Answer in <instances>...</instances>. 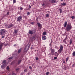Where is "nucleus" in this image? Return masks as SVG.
Masks as SVG:
<instances>
[{
	"label": "nucleus",
	"mask_w": 75,
	"mask_h": 75,
	"mask_svg": "<svg viewBox=\"0 0 75 75\" xmlns=\"http://www.w3.org/2000/svg\"><path fill=\"white\" fill-rule=\"evenodd\" d=\"M63 50L64 46L62 45H61L60 49L58 50V53H57V52H55L54 53V55L56 57H58V55H59V54H60V53H61V52L63 51Z\"/></svg>",
	"instance_id": "1"
},
{
	"label": "nucleus",
	"mask_w": 75,
	"mask_h": 75,
	"mask_svg": "<svg viewBox=\"0 0 75 75\" xmlns=\"http://www.w3.org/2000/svg\"><path fill=\"white\" fill-rule=\"evenodd\" d=\"M7 31L4 29H2L0 30V35H5Z\"/></svg>",
	"instance_id": "2"
},
{
	"label": "nucleus",
	"mask_w": 75,
	"mask_h": 75,
	"mask_svg": "<svg viewBox=\"0 0 75 75\" xmlns=\"http://www.w3.org/2000/svg\"><path fill=\"white\" fill-rule=\"evenodd\" d=\"M72 29V26L71 24H68L66 27V30L67 31H69Z\"/></svg>",
	"instance_id": "3"
},
{
	"label": "nucleus",
	"mask_w": 75,
	"mask_h": 75,
	"mask_svg": "<svg viewBox=\"0 0 75 75\" xmlns=\"http://www.w3.org/2000/svg\"><path fill=\"white\" fill-rule=\"evenodd\" d=\"M29 48H30V45H27L25 47V48L24 49V52H27V51L29 50Z\"/></svg>",
	"instance_id": "4"
},
{
	"label": "nucleus",
	"mask_w": 75,
	"mask_h": 75,
	"mask_svg": "<svg viewBox=\"0 0 75 75\" xmlns=\"http://www.w3.org/2000/svg\"><path fill=\"white\" fill-rule=\"evenodd\" d=\"M22 16H19L17 18V20L18 21H19L20 22V21L22 20Z\"/></svg>",
	"instance_id": "5"
},
{
	"label": "nucleus",
	"mask_w": 75,
	"mask_h": 75,
	"mask_svg": "<svg viewBox=\"0 0 75 75\" xmlns=\"http://www.w3.org/2000/svg\"><path fill=\"white\" fill-rule=\"evenodd\" d=\"M14 24L11 23L7 27L8 28H11V27H14Z\"/></svg>",
	"instance_id": "6"
},
{
	"label": "nucleus",
	"mask_w": 75,
	"mask_h": 75,
	"mask_svg": "<svg viewBox=\"0 0 75 75\" xmlns=\"http://www.w3.org/2000/svg\"><path fill=\"white\" fill-rule=\"evenodd\" d=\"M57 2H58V1L56 0H52L51 1V3H56Z\"/></svg>",
	"instance_id": "7"
},
{
	"label": "nucleus",
	"mask_w": 75,
	"mask_h": 75,
	"mask_svg": "<svg viewBox=\"0 0 75 75\" xmlns=\"http://www.w3.org/2000/svg\"><path fill=\"white\" fill-rule=\"evenodd\" d=\"M42 38L43 40H45L47 39V37L45 35H43L42 36Z\"/></svg>",
	"instance_id": "8"
},
{
	"label": "nucleus",
	"mask_w": 75,
	"mask_h": 75,
	"mask_svg": "<svg viewBox=\"0 0 75 75\" xmlns=\"http://www.w3.org/2000/svg\"><path fill=\"white\" fill-rule=\"evenodd\" d=\"M54 52H55V50L54 49H52L51 51V54L52 55H54Z\"/></svg>",
	"instance_id": "9"
},
{
	"label": "nucleus",
	"mask_w": 75,
	"mask_h": 75,
	"mask_svg": "<svg viewBox=\"0 0 75 75\" xmlns=\"http://www.w3.org/2000/svg\"><path fill=\"white\" fill-rule=\"evenodd\" d=\"M33 31H34V30H33L32 31L31 30H30L29 31V33L30 34H31V35H33Z\"/></svg>",
	"instance_id": "10"
},
{
	"label": "nucleus",
	"mask_w": 75,
	"mask_h": 75,
	"mask_svg": "<svg viewBox=\"0 0 75 75\" xmlns=\"http://www.w3.org/2000/svg\"><path fill=\"white\" fill-rule=\"evenodd\" d=\"M66 5V3L63 2L61 3V5L60 6H65Z\"/></svg>",
	"instance_id": "11"
},
{
	"label": "nucleus",
	"mask_w": 75,
	"mask_h": 75,
	"mask_svg": "<svg viewBox=\"0 0 75 75\" xmlns=\"http://www.w3.org/2000/svg\"><path fill=\"white\" fill-rule=\"evenodd\" d=\"M4 45V43H2L1 44H0V50H1V48H2L3 46Z\"/></svg>",
	"instance_id": "12"
},
{
	"label": "nucleus",
	"mask_w": 75,
	"mask_h": 75,
	"mask_svg": "<svg viewBox=\"0 0 75 75\" xmlns=\"http://www.w3.org/2000/svg\"><path fill=\"white\" fill-rule=\"evenodd\" d=\"M1 68L2 69H4L6 68V66L4 64L2 65L1 66Z\"/></svg>",
	"instance_id": "13"
},
{
	"label": "nucleus",
	"mask_w": 75,
	"mask_h": 75,
	"mask_svg": "<svg viewBox=\"0 0 75 75\" xmlns=\"http://www.w3.org/2000/svg\"><path fill=\"white\" fill-rule=\"evenodd\" d=\"M37 24L39 27L41 28V25L40 23H37Z\"/></svg>",
	"instance_id": "14"
},
{
	"label": "nucleus",
	"mask_w": 75,
	"mask_h": 75,
	"mask_svg": "<svg viewBox=\"0 0 75 75\" xmlns=\"http://www.w3.org/2000/svg\"><path fill=\"white\" fill-rule=\"evenodd\" d=\"M67 39V36L66 38L63 40V41L65 43V44H67V42L66 41V40Z\"/></svg>",
	"instance_id": "15"
},
{
	"label": "nucleus",
	"mask_w": 75,
	"mask_h": 75,
	"mask_svg": "<svg viewBox=\"0 0 75 75\" xmlns=\"http://www.w3.org/2000/svg\"><path fill=\"white\" fill-rule=\"evenodd\" d=\"M22 48H21L20 49L18 50V54H19L20 53V52H21V50H22Z\"/></svg>",
	"instance_id": "16"
},
{
	"label": "nucleus",
	"mask_w": 75,
	"mask_h": 75,
	"mask_svg": "<svg viewBox=\"0 0 75 75\" xmlns=\"http://www.w3.org/2000/svg\"><path fill=\"white\" fill-rule=\"evenodd\" d=\"M2 64L3 65H5V64H6V60H4L2 62Z\"/></svg>",
	"instance_id": "17"
},
{
	"label": "nucleus",
	"mask_w": 75,
	"mask_h": 75,
	"mask_svg": "<svg viewBox=\"0 0 75 75\" xmlns=\"http://www.w3.org/2000/svg\"><path fill=\"white\" fill-rule=\"evenodd\" d=\"M67 22H65L64 23V27H67Z\"/></svg>",
	"instance_id": "18"
},
{
	"label": "nucleus",
	"mask_w": 75,
	"mask_h": 75,
	"mask_svg": "<svg viewBox=\"0 0 75 75\" xmlns=\"http://www.w3.org/2000/svg\"><path fill=\"white\" fill-rule=\"evenodd\" d=\"M42 34L43 35H47V32L45 31Z\"/></svg>",
	"instance_id": "19"
},
{
	"label": "nucleus",
	"mask_w": 75,
	"mask_h": 75,
	"mask_svg": "<svg viewBox=\"0 0 75 75\" xmlns=\"http://www.w3.org/2000/svg\"><path fill=\"white\" fill-rule=\"evenodd\" d=\"M22 61V60H19L18 61V64L19 65V64H20V63Z\"/></svg>",
	"instance_id": "20"
},
{
	"label": "nucleus",
	"mask_w": 75,
	"mask_h": 75,
	"mask_svg": "<svg viewBox=\"0 0 75 75\" xmlns=\"http://www.w3.org/2000/svg\"><path fill=\"white\" fill-rule=\"evenodd\" d=\"M49 16H50V14H49L48 13L46 14V17H49Z\"/></svg>",
	"instance_id": "21"
},
{
	"label": "nucleus",
	"mask_w": 75,
	"mask_h": 75,
	"mask_svg": "<svg viewBox=\"0 0 75 75\" xmlns=\"http://www.w3.org/2000/svg\"><path fill=\"white\" fill-rule=\"evenodd\" d=\"M17 32H18V30H14V33L15 34H16Z\"/></svg>",
	"instance_id": "22"
},
{
	"label": "nucleus",
	"mask_w": 75,
	"mask_h": 75,
	"mask_svg": "<svg viewBox=\"0 0 75 75\" xmlns=\"http://www.w3.org/2000/svg\"><path fill=\"white\" fill-rule=\"evenodd\" d=\"M69 41H70V44L71 45V44H72V40H70Z\"/></svg>",
	"instance_id": "23"
},
{
	"label": "nucleus",
	"mask_w": 75,
	"mask_h": 75,
	"mask_svg": "<svg viewBox=\"0 0 75 75\" xmlns=\"http://www.w3.org/2000/svg\"><path fill=\"white\" fill-rule=\"evenodd\" d=\"M69 59V57H68L66 58V62H67V61H68Z\"/></svg>",
	"instance_id": "24"
},
{
	"label": "nucleus",
	"mask_w": 75,
	"mask_h": 75,
	"mask_svg": "<svg viewBox=\"0 0 75 75\" xmlns=\"http://www.w3.org/2000/svg\"><path fill=\"white\" fill-rule=\"evenodd\" d=\"M73 56H75V52H74L73 53Z\"/></svg>",
	"instance_id": "25"
},
{
	"label": "nucleus",
	"mask_w": 75,
	"mask_h": 75,
	"mask_svg": "<svg viewBox=\"0 0 75 75\" xmlns=\"http://www.w3.org/2000/svg\"><path fill=\"white\" fill-rule=\"evenodd\" d=\"M59 11H60V13H62V9H59Z\"/></svg>",
	"instance_id": "26"
},
{
	"label": "nucleus",
	"mask_w": 75,
	"mask_h": 75,
	"mask_svg": "<svg viewBox=\"0 0 75 75\" xmlns=\"http://www.w3.org/2000/svg\"><path fill=\"white\" fill-rule=\"evenodd\" d=\"M71 18L72 19H74V18H75V16H73L71 17Z\"/></svg>",
	"instance_id": "27"
},
{
	"label": "nucleus",
	"mask_w": 75,
	"mask_h": 75,
	"mask_svg": "<svg viewBox=\"0 0 75 75\" xmlns=\"http://www.w3.org/2000/svg\"><path fill=\"white\" fill-rule=\"evenodd\" d=\"M6 69L7 70H9V69H10V68H9V67L7 66Z\"/></svg>",
	"instance_id": "28"
},
{
	"label": "nucleus",
	"mask_w": 75,
	"mask_h": 75,
	"mask_svg": "<svg viewBox=\"0 0 75 75\" xmlns=\"http://www.w3.org/2000/svg\"><path fill=\"white\" fill-rule=\"evenodd\" d=\"M11 75H16V74L14 73H12Z\"/></svg>",
	"instance_id": "29"
},
{
	"label": "nucleus",
	"mask_w": 75,
	"mask_h": 75,
	"mask_svg": "<svg viewBox=\"0 0 75 75\" xmlns=\"http://www.w3.org/2000/svg\"><path fill=\"white\" fill-rule=\"evenodd\" d=\"M27 71V69H25L24 71V72H26Z\"/></svg>",
	"instance_id": "30"
},
{
	"label": "nucleus",
	"mask_w": 75,
	"mask_h": 75,
	"mask_svg": "<svg viewBox=\"0 0 75 75\" xmlns=\"http://www.w3.org/2000/svg\"><path fill=\"white\" fill-rule=\"evenodd\" d=\"M13 3H16V0H13Z\"/></svg>",
	"instance_id": "31"
},
{
	"label": "nucleus",
	"mask_w": 75,
	"mask_h": 75,
	"mask_svg": "<svg viewBox=\"0 0 75 75\" xmlns=\"http://www.w3.org/2000/svg\"><path fill=\"white\" fill-rule=\"evenodd\" d=\"M34 23H35L34 22H32L31 23V24H32V25H34Z\"/></svg>",
	"instance_id": "32"
},
{
	"label": "nucleus",
	"mask_w": 75,
	"mask_h": 75,
	"mask_svg": "<svg viewBox=\"0 0 75 75\" xmlns=\"http://www.w3.org/2000/svg\"><path fill=\"white\" fill-rule=\"evenodd\" d=\"M30 14V12H28L27 13V15H29V14Z\"/></svg>",
	"instance_id": "33"
},
{
	"label": "nucleus",
	"mask_w": 75,
	"mask_h": 75,
	"mask_svg": "<svg viewBox=\"0 0 75 75\" xmlns=\"http://www.w3.org/2000/svg\"><path fill=\"white\" fill-rule=\"evenodd\" d=\"M75 65V64H73L72 65V67H74Z\"/></svg>",
	"instance_id": "34"
},
{
	"label": "nucleus",
	"mask_w": 75,
	"mask_h": 75,
	"mask_svg": "<svg viewBox=\"0 0 75 75\" xmlns=\"http://www.w3.org/2000/svg\"><path fill=\"white\" fill-rule=\"evenodd\" d=\"M57 59V57H54V59Z\"/></svg>",
	"instance_id": "35"
},
{
	"label": "nucleus",
	"mask_w": 75,
	"mask_h": 75,
	"mask_svg": "<svg viewBox=\"0 0 75 75\" xmlns=\"http://www.w3.org/2000/svg\"><path fill=\"white\" fill-rule=\"evenodd\" d=\"M12 58H13V57H9L8 58V59H12Z\"/></svg>",
	"instance_id": "36"
},
{
	"label": "nucleus",
	"mask_w": 75,
	"mask_h": 75,
	"mask_svg": "<svg viewBox=\"0 0 75 75\" xmlns=\"http://www.w3.org/2000/svg\"><path fill=\"white\" fill-rule=\"evenodd\" d=\"M19 68L16 69V71H18V70H19Z\"/></svg>",
	"instance_id": "37"
},
{
	"label": "nucleus",
	"mask_w": 75,
	"mask_h": 75,
	"mask_svg": "<svg viewBox=\"0 0 75 75\" xmlns=\"http://www.w3.org/2000/svg\"><path fill=\"white\" fill-rule=\"evenodd\" d=\"M49 74V72H47L46 73V74L47 75H48Z\"/></svg>",
	"instance_id": "38"
},
{
	"label": "nucleus",
	"mask_w": 75,
	"mask_h": 75,
	"mask_svg": "<svg viewBox=\"0 0 75 75\" xmlns=\"http://www.w3.org/2000/svg\"><path fill=\"white\" fill-rule=\"evenodd\" d=\"M23 9V8L22 7H21L20 9L21 10H22Z\"/></svg>",
	"instance_id": "39"
},
{
	"label": "nucleus",
	"mask_w": 75,
	"mask_h": 75,
	"mask_svg": "<svg viewBox=\"0 0 75 75\" xmlns=\"http://www.w3.org/2000/svg\"><path fill=\"white\" fill-rule=\"evenodd\" d=\"M9 14H10V13L9 12H7V14L8 15H9Z\"/></svg>",
	"instance_id": "40"
},
{
	"label": "nucleus",
	"mask_w": 75,
	"mask_h": 75,
	"mask_svg": "<svg viewBox=\"0 0 75 75\" xmlns=\"http://www.w3.org/2000/svg\"><path fill=\"white\" fill-rule=\"evenodd\" d=\"M29 68H30V69H32V67H31L30 66Z\"/></svg>",
	"instance_id": "41"
},
{
	"label": "nucleus",
	"mask_w": 75,
	"mask_h": 75,
	"mask_svg": "<svg viewBox=\"0 0 75 75\" xmlns=\"http://www.w3.org/2000/svg\"><path fill=\"white\" fill-rule=\"evenodd\" d=\"M4 37H5V36H2L1 38H4Z\"/></svg>",
	"instance_id": "42"
},
{
	"label": "nucleus",
	"mask_w": 75,
	"mask_h": 75,
	"mask_svg": "<svg viewBox=\"0 0 75 75\" xmlns=\"http://www.w3.org/2000/svg\"><path fill=\"white\" fill-rule=\"evenodd\" d=\"M35 59L36 60H38V57L36 58Z\"/></svg>",
	"instance_id": "43"
},
{
	"label": "nucleus",
	"mask_w": 75,
	"mask_h": 75,
	"mask_svg": "<svg viewBox=\"0 0 75 75\" xmlns=\"http://www.w3.org/2000/svg\"><path fill=\"white\" fill-rule=\"evenodd\" d=\"M29 8H31V6L29 5Z\"/></svg>",
	"instance_id": "44"
},
{
	"label": "nucleus",
	"mask_w": 75,
	"mask_h": 75,
	"mask_svg": "<svg viewBox=\"0 0 75 75\" xmlns=\"http://www.w3.org/2000/svg\"><path fill=\"white\" fill-rule=\"evenodd\" d=\"M44 5H45V4L44 3H43V4H42V6H44Z\"/></svg>",
	"instance_id": "45"
},
{
	"label": "nucleus",
	"mask_w": 75,
	"mask_h": 75,
	"mask_svg": "<svg viewBox=\"0 0 75 75\" xmlns=\"http://www.w3.org/2000/svg\"><path fill=\"white\" fill-rule=\"evenodd\" d=\"M33 38L34 39H35V37L34 36L33 37Z\"/></svg>",
	"instance_id": "46"
},
{
	"label": "nucleus",
	"mask_w": 75,
	"mask_h": 75,
	"mask_svg": "<svg viewBox=\"0 0 75 75\" xmlns=\"http://www.w3.org/2000/svg\"><path fill=\"white\" fill-rule=\"evenodd\" d=\"M16 44H15L14 45V46L15 47V46H16Z\"/></svg>",
	"instance_id": "47"
},
{
	"label": "nucleus",
	"mask_w": 75,
	"mask_h": 75,
	"mask_svg": "<svg viewBox=\"0 0 75 75\" xmlns=\"http://www.w3.org/2000/svg\"><path fill=\"white\" fill-rule=\"evenodd\" d=\"M63 62V63H65V61H64Z\"/></svg>",
	"instance_id": "48"
},
{
	"label": "nucleus",
	"mask_w": 75,
	"mask_h": 75,
	"mask_svg": "<svg viewBox=\"0 0 75 75\" xmlns=\"http://www.w3.org/2000/svg\"><path fill=\"white\" fill-rule=\"evenodd\" d=\"M47 12H48V13H50V11H48Z\"/></svg>",
	"instance_id": "49"
},
{
	"label": "nucleus",
	"mask_w": 75,
	"mask_h": 75,
	"mask_svg": "<svg viewBox=\"0 0 75 75\" xmlns=\"http://www.w3.org/2000/svg\"><path fill=\"white\" fill-rule=\"evenodd\" d=\"M61 1H63V0H61Z\"/></svg>",
	"instance_id": "50"
},
{
	"label": "nucleus",
	"mask_w": 75,
	"mask_h": 75,
	"mask_svg": "<svg viewBox=\"0 0 75 75\" xmlns=\"http://www.w3.org/2000/svg\"><path fill=\"white\" fill-rule=\"evenodd\" d=\"M32 48H33L31 47V49H32Z\"/></svg>",
	"instance_id": "51"
},
{
	"label": "nucleus",
	"mask_w": 75,
	"mask_h": 75,
	"mask_svg": "<svg viewBox=\"0 0 75 75\" xmlns=\"http://www.w3.org/2000/svg\"><path fill=\"white\" fill-rule=\"evenodd\" d=\"M28 10V9H26V10Z\"/></svg>",
	"instance_id": "52"
},
{
	"label": "nucleus",
	"mask_w": 75,
	"mask_h": 75,
	"mask_svg": "<svg viewBox=\"0 0 75 75\" xmlns=\"http://www.w3.org/2000/svg\"><path fill=\"white\" fill-rule=\"evenodd\" d=\"M20 40H21V38H20Z\"/></svg>",
	"instance_id": "53"
},
{
	"label": "nucleus",
	"mask_w": 75,
	"mask_h": 75,
	"mask_svg": "<svg viewBox=\"0 0 75 75\" xmlns=\"http://www.w3.org/2000/svg\"><path fill=\"white\" fill-rule=\"evenodd\" d=\"M21 75H23V74H21Z\"/></svg>",
	"instance_id": "54"
},
{
	"label": "nucleus",
	"mask_w": 75,
	"mask_h": 75,
	"mask_svg": "<svg viewBox=\"0 0 75 75\" xmlns=\"http://www.w3.org/2000/svg\"><path fill=\"white\" fill-rule=\"evenodd\" d=\"M8 75H10V74H9Z\"/></svg>",
	"instance_id": "55"
}]
</instances>
